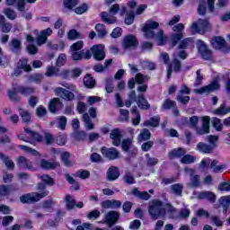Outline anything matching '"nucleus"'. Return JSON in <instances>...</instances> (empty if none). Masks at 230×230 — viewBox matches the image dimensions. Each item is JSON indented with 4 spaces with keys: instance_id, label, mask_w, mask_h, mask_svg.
<instances>
[{
    "instance_id": "nucleus-1",
    "label": "nucleus",
    "mask_w": 230,
    "mask_h": 230,
    "mask_svg": "<svg viewBox=\"0 0 230 230\" xmlns=\"http://www.w3.org/2000/svg\"><path fill=\"white\" fill-rule=\"evenodd\" d=\"M159 28V22L150 20L148 22H146L142 28L146 37L147 39H156L158 46H164L168 40V38L165 37L164 31L160 30L157 34L154 30Z\"/></svg>"
},
{
    "instance_id": "nucleus-2",
    "label": "nucleus",
    "mask_w": 230,
    "mask_h": 230,
    "mask_svg": "<svg viewBox=\"0 0 230 230\" xmlns=\"http://www.w3.org/2000/svg\"><path fill=\"white\" fill-rule=\"evenodd\" d=\"M37 189L42 192H34L32 195L30 193L24 194L20 197V202L22 204H35V202H39V200L49 195V191L46 190V183L43 181L37 184Z\"/></svg>"
},
{
    "instance_id": "nucleus-3",
    "label": "nucleus",
    "mask_w": 230,
    "mask_h": 230,
    "mask_svg": "<svg viewBox=\"0 0 230 230\" xmlns=\"http://www.w3.org/2000/svg\"><path fill=\"white\" fill-rule=\"evenodd\" d=\"M148 214L151 217V220H159V218H164V217H166L164 202L159 199H154L152 204L148 207Z\"/></svg>"
},
{
    "instance_id": "nucleus-4",
    "label": "nucleus",
    "mask_w": 230,
    "mask_h": 230,
    "mask_svg": "<svg viewBox=\"0 0 230 230\" xmlns=\"http://www.w3.org/2000/svg\"><path fill=\"white\" fill-rule=\"evenodd\" d=\"M20 93L22 96H31V94H35V88L30 86L20 85L17 88H13V90H8L7 96L11 102H21V97L17 94Z\"/></svg>"
},
{
    "instance_id": "nucleus-5",
    "label": "nucleus",
    "mask_w": 230,
    "mask_h": 230,
    "mask_svg": "<svg viewBox=\"0 0 230 230\" xmlns=\"http://www.w3.org/2000/svg\"><path fill=\"white\" fill-rule=\"evenodd\" d=\"M24 132L28 136H26L24 133L17 135V137L18 139H20V141H24V143H30V145H35V143L44 142V137L40 135V133L33 131L30 129V128H24Z\"/></svg>"
},
{
    "instance_id": "nucleus-6",
    "label": "nucleus",
    "mask_w": 230,
    "mask_h": 230,
    "mask_svg": "<svg viewBox=\"0 0 230 230\" xmlns=\"http://www.w3.org/2000/svg\"><path fill=\"white\" fill-rule=\"evenodd\" d=\"M191 29L194 30L196 33H199V35H204V33L211 31V23H209V21L208 20L199 19L198 22L192 23Z\"/></svg>"
},
{
    "instance_id": "nucleus-7",
    "label": "nucleus",
    "mask_w": 230,
    "mask_h": 230,
    "mask_svg": "<svg viewBox=\"0 0 230 230\" xmlns=\"http://www.w3.org/2000/svg\"><path fill=\"white\" fill-rule=\"evenodd\" d=\"M197 49L203 60H213V51L208 48L206 42L202 40H199L197 42Z\"/></svg>"
},
{
    "instance_id": "nucleus-8",
    "label": "nucleus",
    "mask_w": 230,
    "mask_h": 230,
    "mask_svg": "<svg viewBox=\"0 0 230 230\" xmlns=\"http://www.w3.org/2000/svg\"><path fill=\"white\" fill-rule=\"evenodd\" d=\"M218 89H220V83L214 80L208 85H205L199 89H195L194 93H196V94H209L210 93H214V91H218Z\"/></svg>"
},
{
    "instance_id": "nucleus-9",
    "label": "nucleus",
    "mask_w": 230,
    "mask_h": 230,
    "mask_svg": "<svg viewBox=\"0 0 230 230\" xmlns=\"http://www.w3.org/2000/svg\"><path fill=\"white\" fill-rule=\"evenodd\" d=\"M92 53L93 58L97 62H102V60H105V45L102 44H96L92 46Z\"/></svg>"
},
{
    "instance_id": "nucleus-10",
    "label": "nucleus",
    "mask_w": 230,
    "mask_h": 230,
    "mask_svg": "<svg viewBox=\"0 0 230 230\" xmlns=\"http://www.w3.org/2000/svg\"><path fill=\"white\" fill-rule=\"evenodd\" d=\"M119 212L116 210L109 211L104 217V224H107L108 227H114L119 222Z\"/></svg>"
},
{
    "instance_id": "nucleus-11",
    "label": "nucleus",
    "mask_w": 230,
    "mask_h": 230,
    "mask_svg": "<svg viewBox=\"0 0 230 230\" xmlns=\"http://www.w3.org/2000/svg\"><path fill=\"white\" fill-rule=\"evenodd\" d=\"M211 45L213 46V48H216V49H225L226 53L230 51V47L227 46L226 39H224L222 36H215L214 38H212Z\"/></svg>"
},
{
    "instance_id": "nucleus-12",
    "label": "nucleus",
    "mask_w": 230,
    "mask_h": 230,
    "mask_svg": "<svg viewBox=\"0 0 230 230\" xmlns=\"http://www.w3.org/2000/svg\"><path fill=\"white\" fill-rule=\"evenodd\" d=\"M139 46V41L133 34H128L124 37L122 40V48L124 49H130V48H137Z\"/></svg>"
},
{
    "instance_id": "nucleus-13",
    "label": "nucleus",
    "mask_w": 230,
    "mask_h": 230,
    "mask_svg": "<svg viewBox=\"0 0 230 230\" xmlns=\"http://www.w3.org/2000/svg\"><path fill=\"white\" fill-rule=\"evenodd\" d=\"M101 152L104 157L110 159V161H114L119 158V151L116 147L107 148L105 146L102 147Z\"/></svg>"
},
{
    "instance_id": "nucleus-14",
    "label": "nucleus",
    "mask_w": 230,
    "mask_h": 230,
    "mask_svg": "<svg viewBox=\"0 0 230 230\" xmlns=\"http://www.w3.org/2000/svg\"><path fill=\"white\" fill-rule=\"evenodd\" d=\"M93 57V47H91L90 49H83L79 52H73L72 53V59L78 61V60H83V58L84 60H91Z\"/></svg>"
},
{
    "instance_id": "nucleus-15",
    "label": "nucleus",
    "mask_w": 230,
    "mask_h": 230,
    "mask_svg": "<svg viewBox=\"0 0 230 230\" xmlns=\"http://www.w3.org/2000/svg\"><path fill=\"white\" fill-rule=\"evenodd\" d=\"M135 103H137L138 109L140 111H148L150 110V102H148V100H146V97H145V94L143 93H136V101Z\"/></svg>"
},
{
    "instance_id": "nucleus-16",
    "label": "nucleus",
    "mask_w": 230,
    "mask_h": 230,
    "mask_svg": "<svg viewBox=\"0 0 230 230\" xmlns=\"http://www.w3.org/2000/svg\"><path fill=\"white\" fill-rule=\"evenodd\" d=\"M201 121H202L201 128L197 129V134H199V136H204V134H209L211 118L209 116H203L201 117Z\"/></svg>"
},
{
    "instance_id": "nucleus-17",
    "label": "nucleus",
    "mask_w": 230,
    "mask_h": 230,
    "mask_svg": "<svg viewBox=\"0 0 230 230\" xmlns=\"http://www.w3.org/2000/svg\"><path fill=\"white\" fill-rule=\"evenodd\" d=\"M55 93L58 96H60V98L66 102H73V100H75V93L66 88L57 87Z\"/></svg>"
},
{
    "instance_id": "nucleus-18",
    "label": "nucleus",
    "mask_w": 230,
    "mask_h": 230,
    "mask_svg": "<svg viewBox=\"0 0 230 230\" xmlns=\"http://www.w3.org/2000/svg\"><path fill=\"white\" fill-rule=\"evenodd\" d=\"M123 135H121V129L119 128H115L110 133V139H112L113 146H119L121 145V138Z\"/></svg>"
},
{
    "instance_id": "nucleus-19",
    "label": "nucleus",
    "mask_w": 230,
    "mask_h": 230,
    "mask_svg": "<svg viewBox=\"0 0 230 230\" xmlns=\"http://www.w3.org/2000/svg\"><path fill=\"white\" fill-rule=\"evenodd\" d=\"M64 108V103L60 102L59 98H53L49 103V111L51 114H57L60 109Z\"/></svg>"
},
{
    "instance_id": "nucleus-20",
    "label": "nucleus",
    "mask_w": 230,
    "mask_h": 230,
    "mask_svg": "<svg viewBox=\"0 0 230 230\" xmlns=\"http://www.w3.org/2000/svg\"><path fill=\"white\" fill-rule=\"evenodd\" d=\"M188 151L184 147H177L169 151L168 157L169 159H182L183 155H186Z\"/></svg>"
},
{
    "instance_id": "nucleus-21",
    "label": "nucleus",
    "mask_w": 230,
    "mask_h": 230,
    "mask_svg": "<svg viewBox=\"0 0 230 230\" xmlns=\"http://www.w3.org/2000/svg\"><path fill=\"white\" fill-rule=\"evenodd\" d=\"M18 166H23L26 170L30 172H36L37 168L33 166V162L28 160L25 156H19L17 159Z\"/></svg>"
},
{
    "instance_id": "nucleus-22",
    "label": "nucleus",
    "mask_w": 230,
    "mask_h": 230,
    "mask_svg": "<svg viewBox=\"0 0 230 230\" xmlns=\"http://www.w3.org/2000/svg\"><path fill=\"white\" fill-rule=\"evenodd\" d=\"M101 206L103 209H110V208L118 209L121 208V202L118 199H106L102 201Z\"/></svg>"
},
{
    "instance_id": "nucleus-23",
    "label": "nucleus",
    "mask_w": 230,
    "mask_h": 230,
    "mask_svg": "<svg viewBox=\"0 0 230 230\" xmlns=\"http://www.w3.org/2000/svg\"><path fill=\"white\" fill-rule=\"evenodd\" d=\"M11 51L14 53V55H21V51H22V43L19 39H13L10 43Z\"/></svg>"
},
{
    "instance_id": "nucleus-24",
    "label": "nucleus",
    "mask_w": 230,
    "mask_h": 230,
    "mask_svg": "<svg viewBox=\"0 0 230 230\" xmlns=\"http://www.w3.org/2000/svg\"><path fill=\"white\" fill-rule=\"evenodd\" d=\"M117 179H119V169L116 166H111L107 172V181L112 182L117 181Z\"/></svg>"
},
{
    "instance_id": "nucleus-25",
    "label": "nucleus",
    "mask_w": 230,
    "mask_h": 230,
    "mask_svg": "<svg viewBox=\"0 0 230 230\" xmlns=\"http://www.w3.org/2000/svg\"><path fill=\"white\" fill-rule=\"evenodd\" d=\"M40 168L42 170H57V168H60V164L58 162H49L46 159H41Z\"/></svg>"
},
{
    "instance_id": "nucleus-26",
    "label": "nucleus",
    "mask_w": 230,
    "mask_h": 230,
    "mask_svg": "<svg viewBox=\"0 0 230 230\" xmlns=\"http://www.w3.org/2000/svg\"><path fill=\"white\" fill-rule=\"evenodd\" d=\"M196 150L200 154H213V152H215L213 146H210L204 142H199L196 146Z\"/></svg>"
},
{
    "instance_id": "nucleus-27",
    "label": "nucleus",
    "mask_w": 230,
    "mask_h": 230,
    "mask_svg": "<svg viewBox=\"0 0 230 230\" xmlns=\"http://www.w3.org/2000/svg\"><path fill=\"white\" fill-rule=\"evenodd\" d=\"M0 30L2 33L12 31V23L6 22V18L3 14H0Z\"/></svg>"
},
{
    "instance_id": "nucleus-28",
    "label": "nucleus",
    "mask_w": 230,
    "mask_h": 230,
    "mask_svg": "<svg viewBox=\"0 0 230 230\" xmlns=\"http://www.w3.org/2000/svg\"><path fill=\"white\" fill-rule=\"evenodd\" d=\"M198 197L201 200L206 199L208 200V202H211L212 204H215V202H217V195H215V193L211 191L199 192Z\"/></svg>"
},
{
    "instance_id": "nucleus-29",
    "label": "nucleus",
    "mask_w": 230,
    "mask_h": 230,
    "mask_svg": "<svg viewBox=\"0 0 230 230\" xmlns=\"http://www.w3.org/2000/svg\"><path fill=\"white\" fill-rule=\"evenodd\" d=\"M152 139V133L148 128L141 129L140 133L137 136L138 143H143L145 141H150Z\"/></svg>"
},
{
    "instance_id": "nucleus-30",
    "label": "nucleus",
    "mask_w": 230,
    "mask_h": 230,
    "mask_svg": "<svg viewBox=\"0 0 230 230\" xmlns=\"http://www.w3.org/2000/svg\"><path fill=\"white\" fill-rule=\"evenodd\" d=\"M161 123V117L159 115L151 117L149 119L144 121V127H152L157 128Z\"/></svg>"
},
{
    "instance_id": "nucleus-31",
    "label": "nucleus",
    "mask_w": 230,
    "mask_h": 230,
    "mask_svg": "<svg viewBox=\"0 0 230 230\" xmlns=\"http://www.w3.org/2000/svg\"><path fill=\"white\" fill-rule=\"evenodd\" d=\"M18 112L22 118V123H26V125L31 123V113L28 110L18 108Z\"/></svg>"
},
{
    "instance_id": "nucleus-32",
    "label": "nucleus",
    "mask_w": 230,
    "mask_h": 230,
    "mask_svg": "<svg viewBox=\"0 0 230 230\" xmlns=\"http://www.w3.org/2000/svg\"><path fill=\"white\" fill-rule=\"evenodd\" d=\"M83 82L87 89H94L96 87V80H94V77L91 74H86Z\"/></svg>"
},
{
    "instance_id": "nucleus-33",
    "label": "nucleus",
    "mask_w": 230,
    "mask_h": 230,
    "mask_svg": "<svg viewBox=\"0 0 230 230\" xmlns=\"http://www.w3.org/2000/svg\"><path fill=\"white\" fill-rule=\"evenodd\" d=\"M131 193L134 197H137V199H140V200L150 199V195L146 191H140L137 188L133 189Z\"/></svg>"
},
{
    "instance_id": "nucleus-34",
    "label": "nucleus",
    "mask_w": 230,
    "mask_h": 230,
    "mask_svg": "<svg viewBox=\"0 0 230 230\" xmlns=\"http://www.w3.org/2000/svg\"><path fill=\"white\" fill-rule=\"evenodd\" d=\"M45 76H49V78L53 76H60V68H58V66H48L47 71L45 73Z\"/></svg>"
},
{
    "instance_id": "nucleus-35",
    "label": "nucleus",
    "mask_w": 230,
    "mask_h": 230,
    "mask_svg": "<svg viewBox=\"0 0 230 230\" xmlns=\"http://www.w3.org/2000/svg\"><path fill=\"white\" fill-rule=\"evenodd\" d=\"M218 202L220 206L223 208V213L226 215L227 213V210L229 209L230 206V196H222L219 199Z\"/></svg>"
},
{
    "instance_id": "nucleus-36",
    "label": "nucleus",
    "mask_w": 230,
    "mask_h": 230,
    "mask_svg": "<svg viewBox=\"0 0 230 230\" xmlns=\"http://www.w3.org/2000/svg\"><path fill=\"white\" fill-rule=\"evenodd\" d=\"M101 19L106 24H116L118 19L116 16L109 17V13L107 12L101 13Z\"/></svg>"
},
{
    "instance_id": "nucleus-37",
    "label": "nucleus",
    "mask_w": 230,
    "mask_h": 230,
    "mask_svg": "<svg viewBox=\"0 0 230 230\" xmlns=\"http://www.w3.org/2000/svg\"><path fill=\"white\" fill-rule=\"evenodd\" d=\"M68 40H82L84 34L78 32L76 29H71L67 33Z\"/></svg>"
},
{
    "instance_id": "nucleus-38",
    "label": "nucleus",
    "mask_w": 230,
    "mask_h": 230,
    "mask_svg": "<svg viewBox=\"0 0 230 230\" xmlns=\"http://www.w3.org/2000/svg\"><path fill=\"white\" fill-rule=\"evenodd\" d=\"M0 159L4 163L7 170H13L15 168V164L10 159V156H6V155L0 153Z\"/></svg>"
},
{
    "instance_id": "nucleus-39",
    "label": "nucleus",
    "mask_w": 230,
    "mask_h": 230,
    "mask_svg": "<svg viewBox=\"0 0 230 230\" xmlns=\"http://www.w3.org/2000/svg\"><path fill=\"white\" fill-rule=\"evenodd\" d=\"M17 66L23 69L25 73H30V71H31V66L28 65V58H21L17 63Z\"/></svg>"
},
{
    "instance_id": "nucleus-40",
    "label": "nucleus",
    "mask_w": 230,
    "mask_h": 230,
    "mask_svg": "<svg viewBox=\"0 0 230 230\" xmlns=\"http://www.w3.org/2000/svg\"><path fill=\"white\" fill-rule=\"evenodd\" d=\"M38 177L46 186H55V180L49 174L38 175Z\"/></svg>"
},
{
    "instance_id": "nucleus-41",
    "label": "nucleus",
    "mask_w": 230,
    "mask_h": 230,
    "mask_svg": "<svg viewBox=\"0 0 230 230\" xmlns=\"http://www.w3.org/2000/svg\"><path fill=\"white\" fill-rule=\"evenodd\" d=\"M193 38H184L180 41V44L178 46V49H188L191 44H193Z\"/></svg>"
},
{
    "instance_id": "nucleus-42",
    "label": "nucleus",
    "mask_w": 230,
    "mask_h": 230,
    "mask_svg": "<svg viewBox=\"0 0 230 230\" xmlns=\"http://www.w3.org/2000/svg\"><path fill=\"white\" fill-rule=\"evenodd\" d=\"M71 154L67 151H65L61 154V161L64 164V165L66 166L67 168L73 166V162L69 160Z\"/></svg>"
},
{
    "instance_id": "nucleus-43",
    "label": "nucleus",
    "mask_w": 230,
    "mask_h": 230,
    "mask_svg": "<svg viewBox=\"0 0 230 230\" xmlns=\"http://www.w3.org/2000/svg\"><path fill=\"white\" fill-rule=\"evenodd\" d=\"M95 30L99 39H104V37H107V30H105V25L97 23L95 25Z\"/></svg>"
},
{
    "instance_id": "nucleus-44",
    "label": "nucleus",
    "mask_w": 230,
    "mask_h": 230,
    "mask_svg": "<svg viewBox=\"0 0 230 230\" xmlns=\"http://www.w3.org/2000/svg\"><path fill=\"white\" fill-rule=\"evenodd\" d=\"M66 209L67 211H73V209H75V208H76V200L73 199V198L71 197V195H66Z\"/></svg>"
},
{
    "instance_id": "nucleus-45",
    "label": "nucleus",
    "mask_w": 230,
    "mask_h": 230,
    "mask_svg": "<svg viewBox=\"0 0 230 230\" xmlns=\"http://www.w3.org/2000/svg\"><path fill=\"white\" fill-rule=\"evenodd\" d=\"M66 62H67V56H66V54L64 53H61L59 54V56L56 60V66L58 69H60V67H63V66H66Z\"/></svg>"
},
{
    "instance_id": "nucleus-46",
    "label": "nucleus",
    "mask_w": 230,
    "mask_h": 230,
    "mask_svg": "<svg viewBox=\"0 0 230 230\" xmlns=\"http://www.w3.org/2000/svg\"><path fill=\"white\" fill-rule=\"evenodd\" d=\"M73 137L75 141H85L87 139V133L77 129L73 133Z\"/></svg>"
},
{
    "instance_id": "nucleus-47",
    "label": "nucleus",
    "mask_w": 230,
    "mask_h": 230,
    "mask_svg": "<svg viewBox=\"0 0 230 230\" xmlns=\"http://www.w3.org/2000/svg\"><path fill=\"white\" fill-rule=\"evenodd\" d=\"M128 100L125 102V106L128 109L132 106V103H136V91L131 90L128 95Z\"/></svg>"
},
{
    "instance_id": "nucleus-48",
    "label": "nucleus",
    "mask_w": 230,
    "mask_h": 230,
    "mask_svg": "<svg viewBox=\"0 0 230 230\" xmlns=\"http://www.w3.org/2000/svg\"><path fill=\"white\" fill-rule=\"evenodd\" d=\"M195 161H197V157L190 154H185L183 157L181 158V164H192V163H195Z\"/></svg>"
},
{
    "instance_id": "nucleus-49",
    "label": "nucleus",
    "mask_w": 230,
    "mask_h": 230,
    "mask_svg": "<svg viewBox=\"0 0 230 230\" xmlns=\"http://www.w3.org/2000/svg\"><path fill=\"white\" fill-rule=\"evenodd\" d=\"M183 37H184L183 33H173L171 36V42H172V48H175V46H177L179 44V42H181V40H182Z\"/></svg>"
},
{
    "instance_id": "nucleus-50",
    "label": "nucleus",
    "mask_w": 230,
    "mask_h": 230,
    "mask_svg": "<svg viewBox=\"0 0 230 230\" xmlns=\"http://www.w3.org/2000/svg\"><path fill=\"white\" fill-rule=\"evenodd\" d=\"M75 177L85 181V179H89V177H91V172L84 169L78 170L75 172Z\"/></svg>"
},
{
    "instance_id": "nucleus-51",
    "label": "nucleus",
    "mask_w": 230,
    "mask_h": 230,
    "mask_svg": "<svg viewBox=\"0 0 230 230\" xmlns=\"http://www.w3.org/2000/svg\"><path fill=\"white\" fill-rule=\"evenodd\" d=\"M70 49L72 53H80V49H84V41H76L75 43L71 45Z\"/></svg>"
},
{
    "instance_id": "nucleus-52",
    "label": "nucleus",
    "mask_w": 230,
    "mask_h": 230,
    "mask_svg": "<svg viewBox=\"0 0 230 230\" xmlns=\"http://www.w3.org/2000/svg\"><path fill=\"white\" fill-rule=\"evenodd\" d=\"M12 185H0V197H6L12 193Z\"/></svg>"
},
{
    "instance_id": "nucleus-53",
    "label": "nucleus",
    "mask_w": 230,
    "mask_h": 230,
    "mask_svg": "<svg viewBox=\"0 0 230 230\" xmlns=\"http://www.w3.org/2000/svg\"><path fill=\"white\" fill-rule=\"evenodd\" d=\"M162 107L164 111H170V109L177 107V102H175V101H172L171 99H165Z\"/></svg>"
},
{
    "instance_id": "nucleus-54",
    "label": "nucleus",
    "mask_w": 230,
    "mask_h": 230,
    "mask_svg": "<svg viewBox=\"0 0 230 230\" xmlns=\"http://www.w3.org/2000/svg\"><path fill=\"white\" fill-rule=\"evenodd\" d=\"M212 127L216 128L217 132H222L224 124H222V120L220 119L214 118L212 120Z\"/></svg>"
},
{
    "instance_id": "nucleus-55",
    "label": "nucleus",
    "mask_w": 230,
    "mask_h": 230,
    "mask_svg": "<svg viewBox=\"0 0 230 230\" xmlns=\"http://www.w3.org/2000/svg\"><path fill=\"white\" fill-rule=\"evenodd\" d=\"M4 13L10 21H15L17 19V13L10 7L4 9Z\"/></svg>"
},
{
    "instance_id": "nucleus-56",
    "label": "nucleus",
    "mask_w": 230,
    "mask_h": 230,
    "mask_svg": "<svg viewBox=\"0 0 230 230\" xmlns=\"http://www.w3.org/2000/svg\"><path fill=\"white\" fill-rule=\"evenodd\" d=\"M145 157L146 159V166L152 167V166H156V164H159V159L151 157L150 154H146Z\"/></svg>"
},
{
    "instance_id": "nucleus-57",
    "label": "nucleus",
    "mask_w": 230,
    "mask_h": 230,
    "mask_svg": "<svg viewBox=\"0 0 230 230\" xmlns=\"http://www.w3.org/2000/svg\"><path fill=\"white\" fill-rule=\"evenodd\" d=\"M83 120L84 121L88 130H93V128H94V124L88 113L83 114Z\"/></svg>"
},
{
    "instance_id": "nucleus-58",
    "label": "nucleus",
    "mask_w": 230,
    "mask_h": 230,
    "mask_svg": "<svg viewBox=\"0 0 230 230\" xmlns=\"http://www.w3.org/2000/svg\"><path fill=\"white\" fill-rule=\"evenodd\" d=\"M132 146V139L130 138H124L121 143V149L122 152H128L130 147Z\"/></svg>"
},
{
    "instance_id": "nucleus-59",
    "label": "nucleus",
    "mask_w": 230,
    "mask_h": 230,
    "mask_svg": "<svg viewBox=\"0 0 230 230\" xmlns=\"http://www.w3.org/2000/svg\"><path fill=\"white\" fill-rule=\"evenodd\" d=\"M154 148V141L153 140H146L141 145L142 152H150Z\"/></svg>"
},
{
    "instance_id": "nucleus-60",
    "label": "nucleus",
    "mask_w": 230,
    "mask_h": 230,
    "mask_svg": "<svg viewBox=\"0 0 230 230\" xmlns=\"http://www.w3.org/2000/svg\"><path fill=\"white\" fill-rule=\"evenodd\" d=\"M63 4L67 10H73L75 6L78 5V0H63Z\"/></svg>"
},
{
    "instance_id": "nucleus-61",
    "label": "nucleus",
    "mask_w": 230,
    "mask_h": 230,
    "mask_svg": "<svg viewBox=\"0 0 230 230\" xmlns=\"http://www.w3.org/2000/svg\"><path fill=\"white\" fill-rule=\"evenodd\" d=\"M146 80H148V75H145L141 73H137L135 75V81L137 82V84L138 85H143V84H145V82H146Z\"/></svg>"
},
{
    "instance_id": "nucleus-62",
    "label": "nucleus",
    "mask_w": 230,
    "mask_h": 230,
    "mask_svg": "<svg viewBox=\"0 0 230 230\" xmlns=\"http://www.w3.org/2000/svg\"><path fill=\"white\" fill-rule=\"evenodd\" d=\"M134 19H136V13H134L133 11H130L127 13L124 22L127 26H130V24L134 23Z\"/></svg>"
},
{
    "instance_id": "nucleus-63",
    "label": "nucleus",
    "mask_w": 230,
    "mask_h": 230,
    "mask_svg": "<svg viewBox=\"0 0 230 230\" xmlns=\"http://www.w3.org/2000/svg\"><path fill=\"white\" fill-rule=\"evenodd\" d=\"M208 12V7H206V1L202 0L198 5V13L199 15L204 16Z\"/></svg>"
},
{
    "instance_id": "nucleus-64",
    "label": "nucleus",
    "mask_w": 230,
    "mask_h": 230,
    "mask_svg": "<svg viewBox=\"0 0 230 230\" xmlns=\"http://www.w3.org/2000/svg\"><path fill=\"white\" fill-rule=\"evenodd\" d=\"M182 185H181V183H176L172 185L171 190L172 191V193H174V195H182Z\"/></svg>"
}]
</instances>
